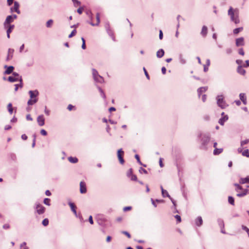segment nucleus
I'll return each mask as SVG.
<instances>
[{"label":"nucleus","mask_w":249,"mask_h":249,"mask_svg":"<svg viewBox=\"0 0 249 249\" xmlns=\"http://www.w3.org/2000/svg\"><path fill=\"white\" fill-rule=\"evenodd\" d=\"M228 15L230 16L231 20L235 24H238L240 22L238 10L237 9H233L231 7H230L228 10Z\"/></svg>","instance_id":"nucleus-1"},{"label":"nucleus","mask_w":249,"mask_h":249,"mask_svg":"<svg viewBox=\"0 0 249 249\" xmlns=\"http://www.w3.org/2000/svg\"><path fill=\"white\" fill-rule=\"evenodd\" d=\"M234 185L236 187L235 191L238 192L236 196L238 197H241L245 196L249 192V190H243L242 187L237 183H234Z\"/></svg>","instance_id":"nucleus-2"},{"label":"nucleus","mask_w":249,"mask_h":249,"mask_svg":"<svg viewBox=\"0 0 249 249\" xmlns=\"http://www.w3.org/2000/svg\"><path fill=\"white\" fill-rule=\"evenodd\" d=\"M29 94L30 96V99L28 101V105H33L35 104L37 101V96L38 95V92L37 90H30L29 91Z\"/></svg>","instance_id":"nucleus-3"},{"label":"nucleus","mask_w":249,"mask_h":249,"mask_svg":"<svg viewBox=\"0 0 249 249\" xmlns=\"http://www.w3.org/2000/svg\"><path fill=\"white\" fill-rule=\"evenodd\" d=\"M201 148L203 149H207V144L210 140V137L208 134L201 135Z\"/></svg>","instance_id":"nucleus-4"},{"label":"nucleus","mask_w":249,"mask_h":249,"mask_svg":"<svg viewBox=\"0 0 249 249\" xmlns=\"http://www.w3.org/2000/svg\"><path fill=\"white\" fill-rule=\"evenodd\" d=\"M217 104L221 108H225L227 107V105L225 101V98L223 95H218L216 97Z\"/></svg>","instance_id":"nucleus-5"},{"label":"nucleus","mask_w":249,"mask_h":249,"mask_svg":"<svg viewBox=\"0 0 249 249\" xmlns=\"http://www.w3.org/2000/svg\"><path fill=\"white\" fill-rule=\"evenodd\" d=\"M36 212L39 214H43L45 211V208L39 203L36 204Z\"/></svg>","instance_id":"nucleus-6"},{"label":"nucleus","mask_w":249,"mask_h":249,"mask_svg":"<svg viewBox=\"0 0 249 249\" xmlns=\"http://www.w3.org/2000/svg\"><path fill=\"white\" fill-rule=\"evenodd\" d=\"M124 153V152L122 150V149H120L117 151V157L118 158L120 163L122 164H123L124 162V160L123 158Z\"/></svg>","instance_id":"nucleus-7"},{"label":"nucleus","mask_w":249,"mask_h":249,"mask_svg":"<svg viewBox=\"0 0 249 249\" xmlns=\"http://www.w3.org/2000/svg\"><path fill=\"white\" fill-rule=\"evenodd\" d=\"M14 6L11 8V11L12 12H15L18 14H20V11L19 10V4L18 2L15 1L14 2Z\"/></svg>","instance_id":"nucleus-8"},{"label":"nucleus","mask_w":249,"mask_h":249,"mask_svg":"<svg viewBox=\"0 0 249 249\" xmlns=\"http://www.w3.org/2000/svg\"><path fill=\"white\" fill-rule=\"evenodd\" d=\"M217 223H218V224L219 227L221 229V232L222 233L225 234L226 231L224 230L225 225H224V222L223 220H222L221 218H218L217 219Z\"/></svg>","instance_id":"nucleus-9"},{"label":"nucleus","mask_w":249,"mask_h":249,"mask_svg":"<svg viewBox=\"0 0 249 249\" xmlns=\"http://www.w3.org/2000/svg\"><path fill=\"white\" fill-rule=\"evenodd\" d=\"M222 117L219 120L218 123L222 125H224L225 122L228 119L227 115H225L224 112L221 113Z\"/></svg>","instance_id":"nucleus-10"},{"label":"nucleus","mask_w":249,"mask_h":249,"mask_svg":"<svg viewBox=\"0 0 249 249\" xmlns=\"http://www.w3.org/2000/svg\"><path fill=\"white\" fill-rule=\"evenodd\" d=\"M80 191L81 194H85L87 192L86 185L85 182L84 181L80 182Z\"/></svg>","instance_id":"nucleus-11"},{"label":"nucleus","mask_w":249,"mask_h":249,"mask_svg":"<svg viewBox=\"0 0 249 249\" xmlns=\"http://www.w3.org/2000/svg\"><path fill=\"white\" fill-rule=\"evenodd\" d=\"M37 122L38 125L42 126L44 125L45 119L43 115H39L37 118Z\"/></svg>","instance_id":"nucleus-12"},{"label":"nucleus","mask_w":249,"mask_h":249,"mask_svg":"<svg viewBox=\"0 0 249 249\" xmlns=\"http://www.w3.org/2000/svg\"><path fill=\"white\" fill-rule=\"evenodd\" d=\"M14 27H15V26L14 25H7L6 28H7V36L8 38H10V34L13 30Z\"/></svg>","instance_id":"nucleus-13"},{"label":"nucleus","mask_w":249,"mask_h":249,"mask_svg":"<svg viewBox=\"0 0 249 249\" xmlns=\"http://www.w3.org/2000/svg\"><path fill=\"white\" fill-rule=\"evenodd\" d=\"M13 21V18L12 16H7L4 23V27H6L7 25H10V23L12 22Z\"/></svg>","instance_id":"nucleus-14"},{"label":"nucleus","mask_w":249,"mask_h":249,"mask_svg":"<svg viewBox=\"0 0 249 249\" xmlns=\"http://www.w3.org/2000/svg\"><path fill=\"white\" fill-rule=\"evenodd\" d=\"M236 45L237 46H241L244 45V39L243 37L237 38L236 40Z\"/></svg>","instance_id":"nucleus-15"},{"label":"nucleus","mask_w":249,"mask_h":249,"mask_svg":"<svg viewBox=\"0 0 249 249\" xmlns=\"http://www.w3.org/2000/svg\"><path fill=\"white\" fill-rule=\"evenodd\" d=\"M96 22L95 23H94L93 22H90L89 23V24L93 26L99 25L100 22V14L99 13H97L96 15Z\"/></svg>","instance_id":"nucleus-16"},{"label":"nucleus","mask_w":249,"mask_h":249,"mask_svg":"<svg viewBox=\"0 0 249 249\" xmlns=\"http://www.w3.org/2000/svg\"><path fill=\"white\" fill-rule=\"evenodd\" d=\"M202 223H203V220L201 216H198L195 219V224L197 226H198V227L201 226L202 225Z\"/></svg>","instance_id":"nucleus-17"},{"label":"nucleus","mask_w":249,"mask_h":249,"mask_svg":"<svg viewBox=\"0 0 249 249\" xmlns=\"http://www.w3.org/2000/svg\"><path fill=\"white\" fill-rule=\"evenodd\" d=\"M14 52V50L12 49H9L8 52V55L7 56L6 60L7 61L11 60L13 56V53Z\"/></svg>","instance_id":"nucleus-18"},{"label":"nucleus","mask_w":249,"mask_h":249,"mask_svg":"<svg viewBox=\"0 0 249 249\" xmlns=\"http://www.w3.org/2000/svg\"><path fill=\"white\" fill-rule=\"evenodd\" d=\"M239 183L240 184L249 183V176L245 178H241L239 180Z\"/></svg>","instance_id":"nucleus-19"},{"label":"nucleus","mask_w":249,"mask_h":249,"mask_svg":"<svg viewBox=\"0 0 249 249\" xmlns=\"http://www.w3.org/2000/svg\"><path fill=\"white\" fill-rule=\"evenodd\" d=\"M240 100L243 102L244 104H247V98L245 93H240L239 95Z\"/></svg>","instance_id":"nucleus-20"},{"label":"nucleus","mask_w":249,"mask_h":249,"mask_svg":"<svg viewBox=\"0 0 249 249\" xmlns=\"http://www.w3.org/2000/svg\"><path fill=\"white\" fill-rule=\"evenodd\" d=\"M69 205L70 206L71 209V211H72V212L76 216L77 215V213H76V206L74 205V204L72 203V202H69Z\"/></svg>","instance_id":"nucleus-21"},{"label":"nucleus","mask_w":249,"mask_h":249,"mask_svg":"<svg viewBox=\"0 0 249 249\" xmlns=\"http://www.w3.org/2000/svg\"><path fill=\"white\" fill-rule=\"evenodd\" d=\"M207 32H208V28L206 26H203L202 27V30H201V35L205 37L206 36L207 34Z\"/></svg>","instance_id":"nucleus-22"},{"label":"nucleus","mask_w":249,"mask_h":249,"mask_svg":"<svg viewBox=\"0 0 249 249\" xmlns=\"http://www.w3.org/2000/svg\"><path fill=\"white\" fill-rule=\"evenodd\" d=\"M164 54V51L163 49H161L158 50L156 53V55L158 58L162 57Z\"/></svg>","instance_id":"nucleus-23"},{"label":"nucleus","mask_w":249,"mask_h":249,"mask_svg":"<svg viewBox=\"0 0 249 249\" xmlns=\"http://www.w3.org/2000/svg\"><path fill=\"white\" fill-rule=\"evenodd\" d=\"M207 89L208 87H203L199 88L197 90L199 96H200L202 93L205 92L207 90Z\"/></svg>","instance_id":"nucleus-24"},{"label":"nucleus","mask_w":249,"mask_h":249,"mask_svg":"<svg viewBox=\"0 0 249 249\" xmlns=\"http://www.w3.org/2000/svg\"><path fill=\"white\" fill-rule=\"evenodd\" d=\"M5 67L7 68V69L5 71V73L7 74H9L11 73H12V72L13 71L14 69V67H13V66L7 67V66H5Z\"/></svg>","instance_id":"nucleus-25"},{"label":"nucleus","mask_w":249,"mask_h":249,"mask_svg":"<svg viewBox=\"0 0 249 249\" xmlns=\"http://www.w3.org/2000/svg\"><path fill=\"white\" fill-rule=\"evenodd\" d=\"M237 72L241 75H244L246 73V71L243 69L242 66H239L237 68Z\"/></svg>","instance_id":"nucleus-26"},{"label":"nucleus","mask_w":249,"mask_h":249,"mask_svg":"<svg viewBox=\"0 0 249 249\" xmlns=\"http://www.w3.org/2000/svg\"><path fill=\"white\" fill-rule=\"evenodd\" d=\"M92 74L93 76V77L95 80H99V78H101L98 74V72L97 71H96L94 69L92 70Z\"/></svg>","instance_id":"nucleus-27"},{"label":"nucleus","mask_w":249,"mask_h":249,"mask_svg":"<svg viewBox=\"0 0 249 249\" xmlns=\"http://www.w3.org/2000/svg\"><path fill=\"white\" fill-rule=\"evenodd\" d=\"M68 160L70 162L72 163H75L78 162V159L76 157H69Z\"/></svg>","instance_id":"nucleus-28"},{"label":"nucleus","mask_w":249,"mask_h":249,"mask_svg":"<svg viewBox=\"0 0 249 249\" xmlns=\"http://www.w3.org/2000/svg\"><path fill=\"white\" fill-rule=\"evenodd\" d=\"M223 151V149L222 148H215L213 150V154L215 155H218L220 154Z\"/></svg>","instance_id":"nucleus-29"},{"label":"nucleus","mask_w":249,"mask_h":249,"mask_svg":"<svg viewBox=\"0 0 249 249\" xmlns=\"http://www.w3.org/2000/svg\"><path fill=\"white\" fill-rule=\"evenodd\" d=\"M8 81L10 82H14L18 81H19L18 78H16L13 76H9L8 77Z\"/></svg>","instance_id":"nucleus-30"},{"label":"nucleus","mask_w":249,"mask_h":249,"mask_svg":"<svg viewBox=\"0 0 249 249\" xmlns=\"http://www.w3.org/2000/svg\"><path fill=\"white\" fill-rule=\"evenodd\" d=\"M228 202L231 205H234V198L232 196H229L228 197Z\"/></svg>","instance_id":"nucleus-31"},{"label":"nucleus","mask_w":249,"mask_h":249,"mask_svg":"<svg viewBox=\"0 0 249 249\" xmlns=\"http://www.w3.org/2000/svg\"><path fill=\"white\" fill-rule=\"evenodd\" d=\"M161 193H162V195L163 197H165L167 196L168 197H170V195L168 194V193L166 190L162 189V191L161 192Z\"/></svg>","instance_id":"nucleus-32"},{"label":"nucleus","mask_w":249,"mask_h":249,"mask_svg":"<svg viewBox=\"0 0 249 249\" xmlns=\"http://www.w3.org/2000/svg\"><path fill=\"white\" fill-rule=\"evenodd\" d=\"M243 27H240L238 28H236L233 30V34L235 35L238 34L240 32L242 31L243 30Z\"/></svg>","instance_id":"nucleus-33"},{"label":"nucleus","mask_w":249,"mask_h":249,"mask_svg":"<svg viewBox=\"0 0 249 249\" xmlns=\"http://www.w3.org/2000/svg\"><path fill=\"white\" fill-rule=\"evenodd\" d=\"M242 155L243 156L249 158V149H245L244 151L242 152Z\"/></svg>","instance_id":"nucleus-34"},{"label":"nucleus","mask_w":249,"mask_h":249,"mask_svg":"<svg viewBox=\"0 0 249 249\" xmlns=\"http://www.w3.org/2000/svg\"><path fill=\"white\" fill-rule=\"evenodd\" d=\"M53 24V20L52 19L49 20L46 23V26L48 28L51 27Z\"/></svg>","instance_id":"nucleus-35"},{"label":"nucleus","mask_w":249,"mask_h":249,"mask_svg":"<svg viewBox=\"0 0 249 249\" xmlns=\"http://www.w3.org/2000/svg\"><path fill=\"white\" fill-rule=\"evenodd\" d=\"M13 76H14L16 78H18V79L19 80V81L20 82H22V78L19 75V74L16 72H13Z\"/></svg>","instance_id":"nucleus-36"},{"label":"nucleus","mask_w":249,"mask_h":249,"mask_svg":"<svg viewBox=\"0 0 249 249\" xmlns=\"http://www.w3.org/2000/svg\"><path fill=\"white\" fill-rule=\"evenodd\" d=\"M135 158L136 159V160H137L138 162L140 164H141V165H142L143 166L146 167V165H144V164H143H143H142V162H141V160H140V159L139 156L138 155H137V154L135 155Z\"/></svg>","instance_id":"nucleus-37"},{"label":"nucleus","mask_w":249,"mask_h":249,"mask_svg":"<svg viewBox=\"0 0 249 249\" xmlns=\"http://www.w3.org/2000/svg\"><path fill=\"white\" fill-rule=\"evenodd\" d=\"M50 202V199L48 198H45L43 201L44 203L48 206H50L51 205Z\"/></svg>","instance_id":"nucleus-38"},{"label":"nucleus","mask_w":249,"mask_h":249,"mask_svg":"<svg viewBox=\"0 0 249 249\" xmlns=\"http://www.w3.org/2000/svg\"><path fill=\"white\" fill-rule=\"evenodd\" d=\"M249 142V139H246L244 141H242L241 142V146H243L244 145L248 144Z\"/></svg>","instance_id":"nucleus-39"},{"label":"nucleus","mask_w":249,"mask_h":249,"mask_svg":"<svg viewBox=\"0 0 249 249\" xmlns=\"http://www.w3.org/2000/svg\"><path fill=\"white\" fill-rule=\"evenodd\" d=\"M42 223L43 226H47L49 224V220L47 218H45L42 221Z\"/></svg>","instance_id":"nucleus-40"},{"label":"nucleus","mask_w":249,"mask_h":249,"mask_svg":"<svg viewBox=\"0 0 249 249\" xmlns=\"http://www.w3.org/2000/svg\"><path fill=\"white\" fill-rule=\"evenodd\" d=\"M82 41V48L84 50L86 49V46L85 44V40L83 37L81 38Z\"/></svg>","instance_id":"nucleus-41"},{"label":"nucleus","mask_w":249,"mask_h":249,"mask_svg":"<svg viewBox=\"0 0 249 249\" xmlns=\"http://www.w3.org/2000/svg\"><path fill=\"white\" fill-rule=\"evenodd\" d=\"M76 30H73L71 32V33L69 35V37H70V38L72 37V36H74L76 35Z\"/></svg>","instance_id":"nucleus-42"},{"label":"nucleus","mask_w":249,"mask_h":249,"mask_svg":"<svg viewBox=\"0 0 249 249\" xmlns=\"http://www.w3.org/2000/svg\"><path fill=\"white\" fill-rule=\"evenodd\" d=\"M15 90L16 91L18 90L19 87H20V88H21L22 87V82H20V84H16L15 85Z\"/></svg>","instance_id":"nucleus-43"},{"label":"nucleus","mask_w":249,"mask_h":249,"mask_svg":"<svg viewBox=\"0 0 249 249\" xmlns=\"http://www.w3.org/2000/svg\"><path fill=\"white\" fill-rule=\"evenodd\" d=\"M139 172L141 173H142V172H143L145 174H147V171L145 169H144V168H143L142 167L140 168V169L139 170Z\"/></svg>","instance_id":"nucleus-44"},{"label":"nucleus","mask_w":249,"mask_h":249,"mask_svg":"<svg viewBox=\"0 0 249 249\" xmlns=\"http://www.w3.org/2000/svg\"><path fill=\"white\" fill-rule=\"evenodd\" d=\"M143 71L144 72V74H145L146 78L149 80L150 79L149 75L147 71L146 70V69H145V68L144 67L143 68Z\"/></svg>","instance_id":"nucleus-45"},{"label":"nucleus","mask_w":249,"mask_h":249,"mask_svg":"<svg viewBox=\"0 0 249 249\" xmlns=\"http://www.w3.org/2000/svg\"><path fill=\"white\" fill-rule=\"evenodd\" d=\"M84 11V8L82 7H79L78 9H77V12L79 14H81Z\"/></svg>","instance_id":"nucleus-46"},{"label":"nucleus","mask_w":249,"mask_h":249,"mask_svg":"<svg viewBox=\"0 0 249 249\" xmlns=\"http://www.w3.org/2000/svg\"><path fill=\"white\" fill-rule=\"evenodd\" d=\"M122 232L128 238H131L130 234L127 231H123Z\"/></svg>","instance_id":"nucleus-47"},{"label":"nucleus","mask_w":249,"mask_h":249,"mask_svg":"<svg viewBox=\"0 0 249 249\" xmlns=\"http://www.w3.org/2000/svg\"><path fill=\"white\" fill-rule=\"evenodd\" d=\"M132 175V169L131 168L129 169L127 173V176L128 177H130Z\"/></svg>","instance_id":"nucleus-48"},{"label":"nucleus","mask_w":249,"mask_h":249,"mask_svg":"<svg viewBox=\"0 0 249 249\" xmlns=\"http://www.w3.org/2000/svg\"><path fill=\"white\" fill-rule=\"evenodd\" d=\"M175 218L177 219V222L179 223L181 222V217L179 215H176L175 216Z\"/></svg>","instance_id":"nucleus-49"},{"label":"nucleus","mask_w":249,"mask_h":249,"mask_svg":"<svg viewBox=\"0 0 249 249\" xmlns=\"http://www.w3.org/2000/svg\"><path fill=\"white\" fill-rule=\"evenodd\" d=\"M40 133L43 136H46L47 135L46 131L44 129H41L40 131Z\"/></svg>","instance_id":"nucleus-50"},{"label":"nucleus","mask_w":249,"mask_h":249,"mask_svg":"<svg viewBox=\"0 0 249 249\" xmlns=\"http://www.w3.org/2000/svg\"><path fill=\"white\" fill-rule=\"evenodd\" d=\"M131 179L132 180L136 181L137 180V177L136 175H132L131 176Z\"/></svg>","instance_id":"nucleus-51"},{"label":"nucleus","mask_w":249,"mask_h":249,"mask_svg":"<svg viewBox=\"0 0 249 249\" xmlns=\"http://www.w3.org/2000/svg\"><path fill=\"white\" fill-rule=\"evenodd\" d=\"M159 38L160 40L163 38V33L161 30H160L159 32Z\"/></svg>","instance_id":"nucleus-52"},{"label":"nucleus","mask_w":249,"mask_h":249,"mask_svg":"<svg viewBox=\"0 0 249 249\" xmlns=\"http://www.w3.org/2000/svg\"><path fill=\"white\" fill-rule=\"evenodd\" d=\"M131 207L130 206H128V207H125L124 208V212L125 211H128V210H130L131 209Z\"/></svg>","instance_id":"nucleus-53"},{"label":"nucleus","mask_w":249,"mask_h":249,"mask_svg":"<svg viewBox=\"0 0 249 249\" xmlns=\"http://www.w3.org/2000/svg\"><path fill=\"white\" fill-rule=\"evenodd\" d=\"M26 119L28 121H32V118L31 117V115L30 114H27L26 115Z\"/></svg>","instance_id":"nucleus-54"},{"label":"nucleus","mask_w":249,"mask_h":249,"mask_svg":"<svg viewBox=\"0 0 249 249\" xmlns=\"http://www.w3.org/2000/svg\"><path fill=\"white\" fill-rule=\"evenodd\" d=\"M89 222L91 224H93V221L92 217L91 215L89 216Z\"/></svg>","instance_id":"nucleus-55"},{"label":"nucleus","mask_w":249,"mask_h":249,"mask_svg":"<svg viewBox=\"0 0 249 249\" xmlns=\"http://www.w3.org/2000/svg\"><path fill=\"white\" fill-rule=\"evenodd\" d=\"M239 53L242 55H244V50L243 49L241 48V49H239Z\"/></svg>","instance_id":"nucleus-56"},{"label":"nucleus","mask_w":249,"mask_h":249,"mask_svg":"<svg viewBox=\"0 0 249 249\" xmlns=\"http://www.w3.org/2000/svg\"><path fill=\"white\" fill-rule=\"evenodd\" d=\"M26 243L25 242H23L22 244H21V247L22 248L24 247L23 249H28V248L26 246Z\"/></svg>","instance_id":"nucleus-57"},{"label":"nucleus","mask_w":249,"mask_h":249,"mask_svg":"<svg viewBox=\"0 0 249 249\" xmlns=\"http://www.w3.org/2000/svg\"><path fill=\"white\" fill-rule=\"evenodd\" d=\"M10 228V226L8 224H5L3 226V228L4 229H8Z\"/></svg>","instance_id":"nucleus-58"},{"label":"nucleus","mask_w":249,"mask_h":249,"mask_svg":"<svg viewBox=\"0 0 249 249\" xmlns=\"http://www.w3.org/2000/svg\"><path fill=\"white\" fill-rule=\"evenodd\" d=\"M27 136L25 134H22L21 135V138L23 140H26L27 139Z\"/></svg>","instance_id":"nucleus-59"},{"label":"nucleus","mask_w":249,"mask_h":249,"mask_svg":"<svg viewBox=\"0 0 249 249\" xmlns=\"http://www.w3.org/2000/svg\"><path fill=\"white\" fill-rule=\"evenodd\" d=\"M151 202H152V204H153V205L155 207H157V205L156 204L155 201L153 198L151 199Z\"/></svg>","instance_id":"nucleus-60"},{"label":"nucleus","mask_w":249,"mask_h":249,"mask_svg":"<svg viewBox=\"0 0 249 249\" xmlns=\"http://www.w3.org/2000/svg\"><path fill=\"white\" fill-rule=\"evenodd\" d=\"M161 71H162V73L163 74H165L166 73V69L165 67H162L161 68Z\"/></svg>","instance_id":"nucleus-61"},{"label":"nucleus","mask_w":249,"mask_h":249,"mask_svg":"<svg viewBox=\"0 0 249 249\" xmlns=\"http://www.w3.org/2000/svg\"><path fill=\"white\" fill-rule=\"evenodd\" d=\"M17 121V119L14 117L11 120V123H16V122Z\"/></svg>","instance_id":"nucleus-62"},{"label":"nucleus","mask_w":249,"mask_h":249,"mask_svg":"<svg viewBox=\"0 0 249 249\" xmlns=\"http://www.w3.org/2000/svg\"><path fill=\"white\" fill-rule=\"evenodd\" d=\"M207 97L205 94L202 95V100L203 102H205L206 100Z\"/></svg>","instance_id":"nucleus-63"},{"label":"nucleus","mask_w":249,"mask_h":249,"mask_svg":"<svg viewBox=\"0 0 249 249\" xmlns=\"http://www.w3.org/2000/svg\"><path fill=\"white\" fill-rule=\"evenodd\" d=\"M14 0H7V4L8 5H11L13 3Z\"/></svg>","instance_id":"nucleus-64"}]
</instances>
